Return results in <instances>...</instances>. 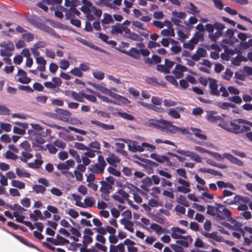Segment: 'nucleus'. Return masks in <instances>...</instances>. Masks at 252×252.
I'll return each mask as SVG.
<instances>
[{
    "instance_id": "2",
    "label": "nucleus",
    "mask_w": 252,
    "mask_h": 252,
    "mask_svg": "<svg viewBox=\"0 0 252 252\" xmlns=\"http://www.w3.org/2000/svg\"><path fill=\"white\" fill-rule=\"evenodd\" d=\"M207 213L218 220H226L233 222L235 220L231 217V212L224 205L216 203L215 206L208 205Z\"/></svg>"
},
{
    "instance_id": "44",
    "label": "nucleus",
    "mask_w": 252,
    "mask_h": 252,
    "mask_svg": "<svg viewBox=\"0 0 252 252\" xmlns=\"http://www.w3.org/2000/svg\"><path fill=\"white\" fill-rule=\"evenodd\" d=\"M177 201L178 203H179L180 204H182V205L185 206V207H189V201L187 200V198L186 197L180 195L178 198L177 199Z\"/></svg>"
},
{
    "instance_id": "52",
    "label": "nucleus",
    "mask_w": 252,
    "mask_h": 252,
    "mask_svg": "<svg viewBox=\"0 0 252 252\" xmlns=\"http://www.w3.org/2000/svg\"><path fill=\"white\" fill-rule=\"evenodd\" d=\"M150 227L152 229L156 231L157 234H160L163 230L162 227L157 223L151 224Z\"/></svg>"
},
{
    "instance_id": "42",
    "label": "nucleus",
    "mask_w": 252,
    "mask_h": 252,
    "mask_svg": "<svg viewBox=\"0 0 252 252\" xmlns=\"http://www.w3.org/2000/svg\"><path fill=\"white\" fill-rule=\"evenodd\" d=\"M13 216L15 218V220L19 223H22L25 225V223L27 222V221H25L24 220L25 218V217L23 215H19V213L17 212H13Z\"/></svg>"
},
{
    "instance_id": "46",
    "label": "nucleus",
    "mask_w": 252,
    "mask_h": 252,
    "mask_svg": "<svg viewBox=\"0 0 252 252\" xmlns=\"http://www.w3.org/2000/svg\"><path fill=\"white\" fill-rule=\"evenodd\" d=\"M83 247H88L93 241V237L91 236L83 235Z\"/></svg>"
},
{
    "instance_id": "39",
    "label": "nucleus",
    "mask_w": 252,
    "mask_h": 252,
    "mask_svg": "<svg viewBox=\"0 0 252 252\" xmlns=\"http://www.w3.org/2000/svg\"><path fill=\"white\" fill-rule=\"evenodd\" d=\"M161 34L165 36H175V32L173 28H168V29H163L161 31Z\"/></svg>"
},
{
    "instance_id": "34",
    "label": "nucleus",
    "mask_w": 252,
    "mask_h": 252,
    "mask_svg": "<svg viewBox=\"0 0 252 252\" xmlns=\"http://www.w3.org/2000/svg\"><path fill=\"white\" fill-rule=\"evenodd\" d=\"M217 185L218 186V187L220 189L225 188H229L232 189V190L235 189V187L231 183H225L222 181H219L217 182Z\"/></svg>"
},
{
    "instance_id": "62",
    "label": "nucleus",
    "mask_w": 252,
    "mask_h": 252,
    "mask_svg": "<svg viewBox=\"0 0 252 252\" xmlns=\"http://www.w3.org/2000/svg\"><path fill=\"white\" fill-rule=\"evenodd\" d=\"M93 75L95 78L99 80H102L105 76L104 73L101 71L93 72Z\"/></svg>"
},
{
    "instance_id": "28",
    "label": "nucleus",
    "mask_w": 252,
    "mask_h": 252,
    "mask_svg": "<svg viewBox=\"0 0 252 252\" xmlns=\"http://www.w3.org/2000/svg\"><path fill=\"white\" fill-rule=\"evenodd\" d=\"M34 214H30V218L33 221H37L38 219L40 220H43L44 217L42 216L41 211L39 210H35L34 211Z\"/></svg>"
},
{
    "instance_id": "1",
    "label": "nucleus",
    "mask_w": 252,
    "mask_h": 252,
    "mask_svg": "<svg viewBox=\"0 0 252 252\" xmlns=\"http://www.w3.org/2000/svg\"><path fill=\"white\" fill-rule=\"evenodd\" d=\"M149 126L153 127L166 133H176L177 132L181 133L182 134H187L189 132L185 128H181L173 125L171 121H168L164 119L159 120L156 119H150L149 121Z\"/></svg>"
},
{
    "instance_id": "8",
    "label": "nucleus",
    "mask_w": 252,
    "mask_h": 252,
    "mask_svg": "<svg viewBox=\"0 0 252 252\" xmlns=\"http://www.w3.org/2000/svg\"><path fill=\"white\" fill-rule=\"evenodd\" d=\"M55 112L57 113V119L64 122H69V118L71 115L69 111L58 108L55 109Z\"/></svg>"
},
{
    "instance_id": "57",
    "label": "nucleus",
    "mask_w": 252,
    "mask_h": 252,
    "mask_svg": "<svg viewBox=\"0 0 252 252\" xmlns=\"http://www.w3.org/2000/svg\"><path fill=\"white\" fill-rule=\"evenodd\" d=\"M4 157L6 159L16 160L18 158V156L14 154L10 151H8L6 152Z\"/></svg>"
},
{
    "instance_id": "18",
    "label": "nucleus",
    "mask_w": 252,
    "mask_h": 252,
    "mask_svg": "<svg viewBox=\"0 0 252 252\" xmlns=\"http://www.w3.org/2000/svg\"><path fill=\"white\" fill-rule=\"evenodd\" d=\"M128 150L132 152H142L144 151V149L143 148V146H142V143L141 144V145H138V142L137 141H132V145H128Z\"/></svg>"
},
{
    "instance_id": "25",
    "label": "nucleus",
    "mask_w": 252,
    "mask_h": 252,
    "mask_svg": "<svg viewBox=\"0 0 252 252\" xmlns=\"http://www.w3.org/2000/svg\"><path fill=\"white\" fill-rule=\"evenodd\" d=\"M216 112L209 114L208 116H207L208 120L211 122L217 123L218 122H220V123L222 122H224L223 120V119L222 118L221 116L216 115Z\"/></svg>"
},
{
    "instance_id": "12",
    "label": "nucleus",
    "mask_w": 252,
    "mask_h": 252,
    "mask_svg": "<svg viewBox=\"0 0 252 252\" xmlns=\"http://www.w3.org/2000/svg\"><path fill=\"white\" fill-rule=\"evenodd\" d=\"M222 156L224 158L229 160L232 163L236 164L239 166H242L244 165V163L242 160L234 157L230 154L224 153Z\"/></svg>"
},
{
    "instance_id": "48",
    "label": "nucleus",
    "mask_w": 252,
    "mask_h": 252,
    "mask_svg": "<svg viewBox=\"0 0 252 252\" xmlns=\"http://www.w3.org/2000/svg\"><path fill=\"white\" fill-rule=\"evenodd\" d=\"M233 74V72L230 68H226L224 74L222 75L223 79L229 81Z\"/></svg>"
},
{
    "instance_id": "9",
    "label": "nucleus",
    "mask_w": 252,
    "mask_h": 252,
    "mask_svg": "<svg viewBox=\"0 0 252 252\" xmlns=\"http://www.w3.org/2000/svg\"><path fill=\"white\" fill-rule=\"evenodd\" d=\"M209 87L210 90V94L215 96H219L220 94V91L218 89V85L217 81L211 77H209Z\"/></svg>"
},
{
    "instance_id": "16",
    "label": "nucleus",
    "mask_w": 252,
    "mask_h": 252,
    "mask_svg": "<svg viewBox=\"0 0 252 252\" xmlns=\"http://www.w3.org/2000/svg\"><path fill=\"white\" fill-rule=\"evenodd\" d=\"M106 161L111 165L116 166L117 164L121 161L119 158L114 154H110L108 155Z\"/></svg>"
},
{
    "instance_id": "37",
    "label": "nucleus",
    "mask_w": 252,
    "mask_h": 252,
    "mask_svg": "<svg viewBox=\"0 0 252 252\" xmlns=\"http://www.w3.org/2000/svg\"><path fill=\"white\" fill-rule=\"evenodd\" d=\"M6 207L11 209V210H17L20 213H23L25 211V209L21 207L20 205L18 204H14L13 206L11 204H6Z\"/></svg>"
},
{
    "instance_id": "56",
    "label": "nucleus",
    "mask_w": 252,
    "mask_h": 252,
    "mask_svg": "<svg viewBox=\"0 0 252 252\" xmlns=\"http://www.w3.org/2000/svg\"><path fill=\"white\" fill-rule=\"evenodd\" d=\"M188 8L191 11L190 13L192 14H197L200 12L197 7L192 2L189 3Z\"/></svg>"
},
{
    "instance_id": "33",
    "label": "nucleus",
    "mask_w": 252,
    "mask_h": 252,
    "mask_svg": "<svg viewBox=\"0 0 252 252\" xmlns=\"http://www.w3.org/2000/svg\"><path fill=\"white\" fill-rule=\"evenodd\" d=\"M85 93H78L75 92H72L71 93L72 97L75 100L81 102H83L84 101V98H85Z\"/></svg>"
},
{
    "instance_id": "55",
    "label": "nucleus",
    "mask_w": 252,
    "mask_h": 252,
    "mask_svg": "<svg viewBox=\"0 0 252 252\" xmlns=\"http://www.w3.org/2000/svg\"><path fill=\"white\" fill-rule=\"evenodd\" d=\"M157 69L161 72H163L165 74L169 73V69L167 68L165 64H158L157 65Z\"/></svg>"
},
{
    "instance_id": "14",
    "label": "nucleus",
    "mask_w": 252,
    "mask_h": 252,
    "mask_svg": "<svg viewBox=\"0 0 252 252\" xmlns=\"http://www.w3.org/2000/svg\"><path fill=\"white\" fill-rule=\"evenodd\" d=\"M122 52L136 60L140 58V50L135 48H131L129 51H123Z\"/></svg>"
},
{
    "instance_id": "61",
    "label": "nucleus",
    "mask_w": 252,
    "mask_h": 252,
    "mask_svg": "<svg viewBox=\"0 0 252 252\" xmlns=\"http://www.w3.org/2000/svg\"><path fill=\"white\" fill-rule=\"evenodd\" d=\"M53 144L55 146L61 149H64L66 146L65 143L60 139L56 140Z\"/></svg>"
},
{
    "instance_id": "17",
    "label": "nucleus",
    "mask_w": 252,
    "mask_h": 252,
    "mask_svg": "<svg viewBox=\"0 0 252 252\" xmlns=\"http://www.w3.org/2000/svg\"><path fill=\"white\" fill-rule=\"evenodd\" d=\"M101 187L100 189V191L102 194L108 195L110 193V190L111 189L112 187L111 185L107 183L104 181L100 182Z\"/></svg>"
},
{
    "instance_id": "11",
    "label": "nucleus",
    "mask_w": 252,
    "mask_h": 252,
    "mask_svg": "<svg viewBox=\"0 0 252 252\" xmlns=\"http://www.w3.org/2000/svg\"><path fill=\"white\" fill-rule=\"evenodd\" d=\"M17 75L19 77L17 81L22 84H29L31 82V79L27 77V72L22 69H19Z\"/></svg>"
},
{
    "instance_id": "64",
    "label": "nucleus",
    "mask_w": 252,
    "mask_h": 252,
    "mask_svg": "<svg viewBox=\"0 0 252 252\" xmlns=\"http://www.w3.org/2000/svg\"><path fill=\"white\" fill-rule=\"evenodd\" d=\"M87 152H85L84 154V155L86 157H87V158H93L94 157V156H95V153L99 152L98 151H97L96 150H91L90 148H89V150H87Z\"/></svg>"
},
{
    "instance_id": "58",
    "label": "nucleus",
    "mask_w": 252,
    "mask_h": 252,
    "mask_svg": "<svg viewBox=\"0 0 252 252\" xmlns=\"http://www.w3.org/2000/svg\"><path fill=\"white\" fill-rule=\"evenodd\" d=\"M20 146L27 152H31L32 151L31 145L27 141H25L21 143Z\"/></svg>"
},
{
    "instance_id": "38",
    "label": "nucleus",
    "mask_w": 252,
    "mask_h": 252,
    "mask_svg": "<svg viewBox=\"0 0 252 252\" xmlns=\"http://www.w3.org/2000/svg\"><path fill=\"white\" fill-rule=\"evenodd\" d=\"M33 190L37 194H43L46 190V188L42 185H34L32 187Z\"/></svg>"
},
{
    "instance_id": "22",
    "label": "nucleus",
    "mask_w": 252,
    "mask_h": 252,
    "mask_svg": "<svg viewBox=\"0 0 252 252\" xmlns=\"http://www.w3.org/2000/svg\"><path fill=\"white\" fill-rule=\"evenodd\" d=\"M80 14V12L79 11L75 8V6H71L69 10L65 12V15L66 18L69 19L71 18H73L75 15L79 16Z\"/></svg>"
},
{
    "instance_id": "47",
    "label": "nucleus",
    "mask_w": 252,
    "mask_h": 252,
    "mask_svg": "<svg viewBox=\"0 0 252 252\" xmlns=\"http://www.w3.org/2000/svg\"><path fill=\"white\" fill-rule=\"evenodd\" d=\"M168 114L174 119H179L181 117L180 113L174 108H170L169 110Z\"/></svg>"
},
{
    "instance_id": "31",
    "label": "nucleus",
    "mask_w": 252,
    "mask_h": 252,
    "mask_svg": "<svg viewBox=\"0 0 252 252\" xmlns=\"http://www.w3.org/2000/svg\"><path fill=\"white\" fill-rule=\"evenodd\" d=\"M141 104L142 105L158 113H163L164 111V109L161 107L156 106L151 104H145L143 102H141Z\"/></svg>"
},
{
    "instance_id": "49",
    "label": "nucleus",
    "mask_w": 252,
    "mask_h": 252,
    "mask_svg": "<svg viewBox=\"0 0 252 252\" xmlns=\"http://www.w3.org/2000/svg\"><path fill=\"white\" fill-rule=\"evenodd\" d=\"M29 152H27L26 151L22 152V158H21V160L22 161L26 162L27 159H31L33 157V155Z\"/></svg>"
},
{
    "instance_id": "4",
    "label": "nucleus",
    "mask_w": 252,
    "mask_h": 252,
    "mask_svg": "<svg viewBox=\"0 0 252 252\" xmlns=\"http://www.w3.org/2000/svg\"><path fill=\"white\" fill-rule=\"evenodd\" d=\"M219 126L223 129L236 134L242 133L244 131H249L251 130L249 126H241L237 125L232 122H222L219 123Z\"/></svg>"
},
{
    "instance_id": "10",
    "label": "nucleus",
    "mask_w": 252,
    "mask_h": 252,
    "mask_svg": "<svg viewBox=\"0 0 252 252\" xmlns=\"http://www.w3.org/2000/svg\"><path fill=\"white\" fill-rule=\"evenodd\" d=\"M178 183L182 185V186H178L177 188L178 191L184 193H187L191 191L190 189V184L188 181H187L182 179H179L178 180Z\"/></svg>"
},
{
    "instance_id": "45",
    "label": "nucleus",
    "mask_w": 252,
    "mask_h": 252,
    "mask_svg": "<svg viewBox=\"0 0 252 252\" xmlns=\"http://www.w3.org/2000/svg\"><path fill=\"white\" fill-rule=\"evenodd\" d=\"M54 243V245L55 246H63L65 244H69V241L68 239L63 237L59 239H55Z\"/></svg>"
},
{
    "instance_id": "29",
    "label": "nucleus",
    "mask_w": 252,
    "mask_h": 252,
    "mask_svg": "<svg viewBox=\"0 0 252 252\" xmlns=\"http://www.w3.org/2000/svg\"><path fill=\"white\" fill-rule=\"evenodd\" d=\"M199 171L203 173H209L215 176H222V174L219 171L211 168H200L199 170Z\"/></svg>"
},
{
    "instance_id": "36",
    "label": "nucleus",
    "mask_w": 252,
    "mask_h": 252,
    "mask_svg": "<svg viewBox=\"0 0 252 252\" xmlns=\"http://www.w3.org/2000/svg\"><path fill=\"white\" fill-rule=\"evenodd\" d=\"M0 46L11 52L14 49V45L12 42L7 41L1 43Z\"/></svg>"
},
{
    "instance_id": "27",
    "label": "nucleus",
    "mask_w": 252,
    "mask_h": 252,
    "mask_svg": "<svg viewBox=\"0 0 252 252\" xmlns=\"http://www.w3.org/2000/svg\"><path fill=\"white\" fill-rule=\"evenodd\" d=\"M13 236L16 239H17L19 241H20L23 244L25 245L26 246H27L30 248H35V247L34 246V245L33 244L28 242V241L27 239H26L25 238H24V237L20 236L19 235H16V234H13Z\"/></svg>"
},
{
    "instance_id": "19",
    "label": "nucleus",
    "mask_w": 252,
    "mask_h": 252,
    "mask_svg": "<svg viewBox=\"0 0 252 252\" xmlns=\"http://www.w3.org/2000/svg\"><path fill=\"white\" fill-rule=\"evenodd\" d=\"M36 63L38 64L37 69L40 71H44L46 69V61L42 57L36 58Z\"/></svg>"
},
{
    "instance_id": "23",
    "label": "nucleus",
    "mask_w": 252,
    "mask_h": 252,
    "mask_svg": "<svg viewBox=\"0 0 252 252\" xmlns=\"http://www.w3.org/2000/svg\"><path fill=\"white\" fill-rule=\"evenodd\" d=\"M57 167L58 170H60L61 171V173L63 175H65L66 174H68L70 176H72V177L73 176V174L72 172H69V171H64V170H67L69 169V168H68V166H67V165H66V164L64 162L59 163L58 164H57Z\"/></svg>"
},
{
    "instance_id": "54",
    "label": "nucleus",
    "mask_w": 252,
    "mask_h": 252,
    "mask_svg": "<svg viewBox=\"0 0 252 252\" xmlns=\"http://www.w3.org/2000/svg\"><path fill=\"white\" fill-rule=\"evenodd\" d=\"M70 72L74 76L79 77H81L83 76V73L79 67H74L73 69L71 70Z\"/></svg>"
},
{
    "instance_id": "35",
    "label": "nucleus",
    "mask_w": 252,
    "mask_h": 252,
    "mask_svg": "<svg viewBox=\"0 0 252 252\" xmlns=\"http://www.w3.org/2000/svg\"><path fill=\"white\" fill-rule=\"evenodd\" d=\"M90 84L91 85H92L95 89L100 91L102 93L108 94H109L111 93V92L110 91V90L108 89H107L100 85L95 84V83H91Z\"/></svg>"
},
{
    "instance_id": "5",
    "label": "nucleus",
    "mask_w": 252,
    "mask_h": 252,
    "mask_svg": "<svg viewBox=\"0 0 252 252\" xmlns=\"http://www.w3.org/2000/svg\"><path fill=\"white\" fill-rule=\"evenodd\" d=\"M97 161L98 163L90 165L89 170L94 174H103L107 163L101 155L98 156Z\"/></svg>"
},
{
    "instance_id": "26",
    "label": "nucleus",
    "mask_w": 252,
    "mask_h": 252,
    "mask_svg": "<svg viewBox=\"0 0 252 252\" xmlns=\"http://www.w3.org/2000/svg\"><path fill=\"white\" fill-rule=\"evenodd\" d=\"M201 234L206 237L211 238L216 241L220 242L221 241V236H218L217 232H213L211 233H209L204 231H202Z\"/></svg>"
},
{
    "instance_id": "30",
    "label": "nucleus",
    "mask_w": 252,
    "mask_h": 252,
    "mask_svg": "<svg viewBox=\"0 0 252 252\" xmlns=\"http://www.w3.org/2000/svg\"><path fill=\"white\" fill-rule=\"evenodd\" d=\"M124 29L126 28H123L119 23H116L115 25L112 26L111 33L112 34L116 33H122Z\"/></svg>"
},
{
    "instance_id": "50",
    "label": "nucleus",
    "mask_w": 252,
    "mask_h": 252,
    "mask_svg": "<svg viewBox=\"0 0 252 252\" xmlns=\"http://www.w3.org/2000/svg\"><path fill=\"white\" fill-rule=\"evenodd\" d=\"M16 173L19 177L30 178L31 177L30 173L27 172H23L19 168L16 169Z\"/></svg>"
},
{
    "instance_id": "40",
    "label": "nucleus",
    "mask_w": 252,
    "mask_h": 252,
    "mask_svg": "<svg viewBox=\"0 0 252 252\" xmlns=\"http://www.w3.org/2000/svg\"><path fill=\"white\" fill-rule=\"evenodd\" d=\"M113 22V19L110 14L108 13H104L103 19L101 20V23L103 25L108 24Z\"/></svg>"
},
{
    "instance_id": "6",
    "label": "nucleus",
    "mask_w": 252,
    "mask_h": 252,
    "mask_svg": "<svg viewBox=\"0 0 252 252\" xmlns=\"http://www.w3.org/2000/svg\"><path fill=\"white\" fill-rule=\"evenodd\" d=\"M29 22L34 27L50 33H54L55 31L51 28L46 25L44 22L38 17L30 18Z\"/></svg>"
},
{
    "instance_id": "41",
    "label": "nucleus",
    "mask_w": 252,
    "mask_h": 252,
    "mask_svg": "<svg viewBox=\"0 0 252 252\" xmlns=\"http://www.w3.org/2000/svg\"><path fill=\"white\" fill-rule=\"evenodd\" d=\"M84 201L85 208L93 207L95 203V200L92 197L85 198Z\"/></svg>"
},
{
    "instance_id": "59",
    "label": "nucleus",
    "mask_w": 252,
    "mask_h": 252,
    "mask_svg": "<svg viewBox=\"0 0 252 252\" xmlns=\"http://www.w3.org/2000/svg\"><path fill=\"white\" fill-rule=\"evenodd\" d=\"M108 171L111 174L116 176L120 177L121 176V172L119 170L116 169L113 167L109 166L107 168Z\"/></svg>"
},
{
    "instance_id": "63",
    "label": "nucleus",
    "mask_w": 252,
    "mask_h": 252,
    "mask_svg": "<svg viewBox=\"0 0 252 252\" xmlns=\"http://www.w3.org/2000/svg\"><path fill=\"white\" fill-rule=\"evenodd\" d=\"M74 147L78 150H89V147L86 146L84 144L79 143V142H75L74 143Z\"/></svg>"
},
{
    "instance_id": "3",
    "label": "nucleus",
    "mask_w": 252,
    "mask_h": 252,
    "mask_svg": "<svg viewBox=\"0 0 252 252\" xmlns=\"http://www.w3.org/2000/svg\"><path fill=\"white\" fill-rule=\"evenodd\" d=\"M225 26L219 22H215L213 25L207 24L205 26V30L210 33L209 37L214 42H217L220 37L222 36V31L224 29Z\"/></svg>"
},
{
    "instance_id": "7",
    "label": "nucleus",
    "mask_w": 252,
    "mask_h": 252,
    "mask_svg": "<svg viewBox=\"0 0 252 252\" xmlns=\"http://www.w3.org/2000/svg\"><path fill=\"white\" fill-rule=\"evenodd\" d=\"M250 199L248 197H244L240 195H235L233 198H227L223 201V203L225 204L230 205L233 204H237L240 202L245 203L249 202Z\"/></svg>"
},
{
    "instance_id": "21",
    "label": "nucleus",
    "mask_w": 252,
    "mask_h": 252,
    "mask_svg": "<svg viewBox=\"0 0 252 252\" xmlns=\"http://www.w3.org/2000/svg\"><path fill=\"white\" fill-rule=\"evenodd\" d=\"M124 244L127 246V251L128 252H137V248L133 247L135 244V242L129 239H126L124 241Z\"/></svg>"
},
{
    "instance_id": "60",
    "label": "nucleus",
    "mask_w": 252,
    "mask_h": 252,
    "mask_svg": "<svg viewBox=\"0 0 252 252\" xmlns=\"http://www.w3.org/2000/svg\"><path fill=\"white\" fill-rule=\"evenodd\" d=\"M165 79L167 81H168L169 82H170L171 84L174 85L175 86H178V83L173 76L166 75L165 76Z\"/></svg>"
},
{
    "instance_id": "15",
    "label": "nucleus",
    "mask_w": 252,
    "mask_h": 252,
    "mask_svg": "<svg viewBox=\"0 0 252 252\" xmlns=\"http://www.w3.org/2000/svg\"><path fill=\"white\" fill-rule=\"evenodd\" d=\"M35 156L38 159H35L34 162H31L28 164V166L33 169L39 168L43 162L40 154H36Z\"/></svg>"
},
{
    "instance_id": "51",
    "label": "nucleus",
    "mask_w": 252,
    "mask_h": 252,
    "mask_svg": "<svg viewBox=\"0 0 252 252\" xmlns=\"http://www.w3.org/2000/svg\"><path fill=\"white\" fill-rule=\"evenodd\" d=\"M78 40L81 43H82V44H84V45H86L90 47H91V48L92 49H97V47L93 44V43H92L91 42H89V41H88L86 39H83V38H79Z\"/></svg>"
},
{
    "instance_id": "53",
    "label": "nucleus",
    "mask_w": 252,
    "mask_h": 252,
    "mask_svg": "<svg viewBox=\"0 0 252 252\" xmlns=\"http://www.w3.org/2000/svg\"><path fill=\"white\" fill-rule=\"evenodd\" d=\"M22 38L27 42H30L33 40V34L31 32H28L22 34Z\"/></svg>"
},
{
    "instance_id": "13",
    "label": "nucleus",
    "mask_w": 252,
    "mask_h": 252,
    "mask_svg": "<svg viewBox=\"0 0 252 252\" xmlns=\"http://www.w3.org/2000/svg\"><path fill=\"white\" fill-rule=\"evenodd\" d=\"M91 123L97 126L101 127L105 130H113L115 129V126L113 125H107L97 120H91Z\"/></svg>"
},
{
    "instance_id": "32",
    "label": "nucleus",
    "mask_w": 252,
    "mask_h": 252,
    "mask_svg": "<svg viewBox=\"0 0 252 252\" xmlns=\"http://www.w3.org/2000/svg\"><path fill=\"white\" fill-rule=\"evenodd\" d=\"M247 61V58L241 55H238L232 60V63L236 65H239L242 62Z\"/></svg>"
},
{
    "instance_id": "24",
    "label": "nucleus",
    "mask_w": 252,
    "mask_h": 252,
    "mask_svg": "<svg viewBox=\"0 0 252 252\" xmlns=\"http://www.w3.org/2000/svg\"><path fill=\"white\" fill-rule=\"evenodd\" d=\"M190 129L192 132L193 134L197 138L201 140H206L207 139V137L206 135L202 133V130L200 129L190 127Z\"/></svg>"
},
{
    "instance_id": "20",
    "label": "nucleus",
    "mask_w": 252,
    "mask_h": 252,
    "mask_svg": "<svg viewBox=\"0 0 252 252\" xmlns=\"http://www.w3.org/2000/svg\"><path fill=\"white\" fill-rule=\"evenodd\" d=\"M124 31L126 32V33H128V38L132 39V40L141 42L143 40V38L142 37H140L136 33L131 32L130 30L127 28H126V29H124Z\"/></svg>"
},
{
    "instance_id": "43",
    "label": "nucleus",
    "mask_w": 252,
    "mask_h": 252,
    "mask_svg": "<svg viewBox=\"0 0 252 252\" xmlns=\"http://www.w3.org/2000/svg\"><path fill=\"white\" fill-rule=\"evenodd\" d=\"M11 185L13 187L17 188L19 189H23L25 188V183L19 180H12L11 181Z\"/></svg>"
}]
</instances>
